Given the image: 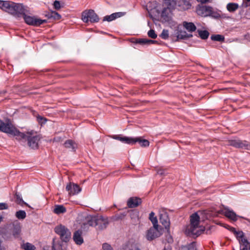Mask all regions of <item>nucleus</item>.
I'll return each mask as SVG.
<instances>
[{
  "label": "nucleus",
  "mask_w": 250,
  "mask_h": 250,
  "mask_svg": "<svg viewBox=\"0 0 250 250\" xmlns=\"http://www.w3.org/2000/svg\"><path fill=\"white\" fill-rule=\"evenodd\" d=\"M163 230V228L160 226H154L151 227L147 230L146 235V239L149 241H151L160 237L162 234Z\"/></svg>",
  "instance_id": "9d476101"
},
{
  "label": "nucleus",
  "mask_w": 250,
  "mask_h": 250,
  "mask_svg": "<svg viewBox=\"0 0 250 250\" xmlns=\"http://www.w3.org/2000/svg\"><path fill=\"white\" fill-rule=\"evenodd\" d=\"M160 37L164 40L167 39L169 37L168 31L167 30L164 29L160 34Z\"/></svg>",
  "instance_id": "c9c22d12"
},
{
  "label": "nucleus",
  "mask_w": 250,
  "mask_h": 250,
  "mask_svg": "<svg viewBox=\"0 0 250 250\" xmlns=\"http://www.w3.org/2000/svg\"><path fill=\"white\" fill-rule=\"evenodd\" d=\"M142 203L141 199L138 197H130L127 201V206L130 208L138 207Z\"/></svg>",
  "instance_id": "f3484780"
},
{
  "label": "nucleus",
  "mask_w": 250,
  "mask_h": 250,
  "mask_svg": "<svg viewBox=\"0 0 250 250\" xmlns=\"http://www.w3.org/2000/svg\"><path fill=\"white\" fill-rule=\"evenodd\" d=\"M219 212L224 215L229 219L234 222L237 220L238 218H244L243 217L237 215L232 210H231L228 208H225L223 209L220 210ZM244 219L247 220L250 223V219L245 218Z\"/></svg>",
  "instance_id": "f8f14e48"
},
{
  "label": "nucleus",
  "mask_w": 250,
  "mask_h": 250,
  "mask_svg": "<svg viewBox=\"0 0 250 250\" xmlns=\"http://www.w3.org/2000/svg\"><path fill=\"white\" fill-rule=\"evenodd\" d=\"M228 145L237 148L250 150V143L246 140L232 139L228 141Z\"/></svg>",
  "instance_id": "9b49d317"
},
{
  "label": "nucleus",
  "mask_w": 250,
  "mask_h": 250,
  "mask_svg": "<svg viewBox=\"0 0 250 250\" xmlns=\"http://www.w3.org/2000/svg\"><path fill=\"white\" fill-rule=\"evenodd\" d=\"M73 239L77 245H81L83 243V239L82 237V231L78 230L74 232Z\"/></svg>",
  "instance_id": "dca6fc26"
},
{
  "label": "nucleus",
  "mask_w": 250,
  "mask_h": 250,
  "mask_svg": "<svg viewBox=\"0 0 250 250\" xmlns=\"http://www.w3.org/2000/svg\"><path fill=\"white\" fill-rule=\"evenodd\" d=\"M46 20H41L40 19H38V26L41 25V24L46 23L47 22Z\"/></svg>",
  "instance_id": "c03bdc74"
},
{
  "label": "nucleus",
  "mask_w": 250,
  "mask_h": 250,
  "mask_svg": "<svg viewBox=\"0 0 250 250\" xmlns=\"http://www.w3.org/2000/svg\"><path fill=\"white\" fill-rule=\"evenodd\" d=\"M110 137L113 139L119 140L123 143L132 145V137L124 136L122 135H113Z\"/></svg>",
  "instance_id": "2eb2a0df"
},
{
  "label": "nucleus",
  "mask_w": 250,
  "mask_h": 250,
  "mask_svg": "<svg viewBox=\"0 0 250 250\" xmlns=\"http://www.w3.org/2000/svg\"><path fill=\"white\" fill-rule=\"evenodd\" d=\"M167 6H171L173 3V0H164Z\"/></svg>",
  "instance_id": "a18cd8bd"
},
{
  "label": "nucleus",
  "mask_w": 250,
  "mask_h": 250,
  "mask_svg": "<svg viewBox=\"0 0 250 250\" xmlns=\"http://www.w3.org/2000/svg\"><path fill=\"white\" fill-rule=\"evenodd\" d=\"M21 231V227L20 223H16L13 224L12 234L15 238H18Z\"/></svg>",
  "instance_id": "4be33fe9"
},
{
  "label": "nucleus",
  "mask_w": 250,
  "mask_h": 250,
  "mask_svg": "<svg viewBox=\"0 0 250 250\" xmlns=\"http://www.w3.org/2000/svg\"><path fill=\"white\" fill-rule=\"evenodd\" d=\"M22 248L24 250H35L36 249L34 245L29 243H26L25 244H24L22 246Z\"/></svg>",
  "instance_id": "f704fd0d"
},
{
  "label": "nucleus",
  "mask_w": 250,
  "mask_h": 250,
  "mask_svg": "<svg viewBox=\"0 0 250 250\" xmlns=\"http://www.w3.org/2000/svg\"><path fill=\"white\" fill-rule=\"evenodd\" d=\"M160 223L165 227L167 233H170V220L167 212H163L160 214Z\"/></svg>",
  "instance_id": "ddd939ff"
},
{
  "label": "nucleus",
  "mask_w": 250,
  "mask_h": 250,
  "mask_svg": "<svg viewBox=\"0 0 250 250\" xmlns=\"http://www.w3.org/2000/svg\"><path fill=\"white\" fill-rule=\"evenodd\" d=\"M0 131L14 136H17L19 139L27 140L29 146L33 149L38 147V142L40 140V138L38 135L32 136L21 132L9 122L5 123L0 119Z\"/></svg>",
  "instance_id": "f03ea898"
},
{
  "label": "nucleus",
  "mask_w": 250,
  "mask_h": 250,
  "mask_svg": "<svg viewBox=\"0 0 250 250\" xmlns=\"http://www.w3.org/2000/svg\"><path fill=\"white\" fill-rule=\"evenodd\" d=\"M51 14V16H52V19L54 20H60L61 18V15L56 11H52Z\"/></svg>",
  "instance_id": "58836bf2"
},
{
  "label": "nucleus",
  "mask_w": 250,
  "mask_h": 250,
  "mask_svg": "<svg viewBox=\"0 0 250 250\" xmlns=\"http://www.w3.org/2000/svg\"><path fill=\"white\" fill-rule=\"evenodd\" d=\"M183 24V26L189 32H193L197 29L195 25L191 22L184 21Z\"/></svg>",
  "instance_id": "5701e85b"
},
{
  "label": "nucleus",
  "mask_w": 250,
  "mask_h": 250,
  "mask_svg": "<svg viewBox=\"0 0 250 250\" xmlns=\"http://www.w3.org/2000/svg\"><path fill=\"white\" fill-rule=\"evenodd\" d=\"M147 42H148V44H152V43H156L157 42V41H154V40H149V39H147Z\"/></svg>",
  "instance_id": "49530a36"
},
{
  "label": "nucleus",
  "mask_w": 250,
  "mask_h": 250,
  "mask_svg": "<svg viewBox=\"0 0 250 250\" xmlns=\"http://www.w3.org/2000/svg\"><path fill=\"white\" fill-rule=\"evenodd\" d=\"M200 219L198 212H195L190 216V225L185 230V233L188 236L195 238L205 230L204 228L199 226Z\"/></svg>",
  "instance_id": "7ed1b4c3"
},
{
  "label": "nucleus",
  "mask_w": 250,
  "mask_h": 250,
  "mask_svg": "<svg viewBox=\"0 0 250 250\" xmlns=\"http://www.w3.org/2000/svg\"><path fill=\"white\" fill-rule=\"evenodd\" d=\"M3 217L1 215H0V223L2 221Z\"/></svg>",
  "instance_id": "6e6d98bb"
},
{
  "label": "nucleus",
  "mask_w": 250,
  "mask_h": 250,
  "mask_svg": "<svg viewBox=\"0 0 250 250\" xmlns=\"http://www.w3.org/2000/svg\"><path fill=\"white\" fill-rule=\"evenodd\" d=\"M203 4L201 3L196 6V13L198 15L203 17H210L215 19L221 18L218 11L214 10L211 6L204 5Z\"/></svg>",
  "instance_id": "20e7f679"
},
{
  "label": "nucleus",
  "mask_w": 250,
  "mask_h": 250,
  "mask_svg": "<svg viewBox=\"0 0 250 250\" xmlns=\"http://www.w3.org/2000/svg\"><path fill=\"white\" fill-rule=\"evenodd\" d=\"M28 14H30L28 7L22 4V8L18 11L16 17L20 18L22 16L26 24L34 26H38V18L35 16H28L27 15Z\"/></svg>",
  "instance_id": "423d86ee"
},
{
  "label": "nucleus",
  "mask_w": 250,
  "mask_h": 250,
  "mask_svg": "<svg viewBox=\"0 0 250 250\" xmlns=\"http://www.w3.org/2000/svg\"><path fill=\"white\" fill-rule=\"evenodd\" d=\"M210 39L212 41H218V42H224L225 41V37L224 36L216 34L211 35Z\"/></svg>",
  "instance_id": "473e14b6"
},
{
  "label": "nucleus",
  "mask_w": 250,
  "mask_h": 250,
  "mask_svg": "<svg viewBox=\"0 0 250 250\" xmlns=\"http://www.w3.org/2000/svg\"><path fill=\"white\" fill-rule=\"evenodd\" d=\"M246 3V6H250V0H243Z\"/></svg>",
  "instance_id": "864d4df0"
},
{
  "label": "nucleus",
  "mask_w": 250,
  "mask_h": 250,
  "mask_svg": "<svg viewBox=\"0 0 250 250\" xmlns=\"http://www.w3.org/2000/svg\"><path fill=\"white\" fill-rule=\"evenodd\" d=\"M37 121L39 122V123H40L42 125L45 124L47 121L46 118H45L43 117L40 116H38L37 117Z\"/></svg>",
  "instance_id": "ea45409f"
},
{
  "label": "nucleus",
  "mask_w": 250,
  "mask_h": 250,
  "mask_svg": "<svg viewBox=\"0 0 250 250\" xmlns=\"http://www.w3.org/2000/svg\"><path fill=\"white\" fill-rule=\"evenodd\" d=\"M198 2H200L202 3H206L207 2H209L210 0H197Z\"/></svg>",
  "instance_id": "de8ad7c7"
},
{
  "label": "nucleus",
  "mask_w": 250,
  "mask_h": 250,
  "mask_svg": "<svg viewBox=\"0 0 250 250\" xmlns=\"http://www.w3.org/2000/svg\"><path fill=\"white\" fill-rule=\"evenodd\" d=\"M177 5L181 10H187L190 8L191 4L188 0H179L178 1Z\"/></svg>",
  "instance_id": "6ab92c4d"
},
{
  "label": "nucleus",
  "mask_w": 250,
  "mask_h": 250,
  "mask_svg": "<svg viewBox=\"0 0 250 250\" xmlns=\"http://www.w3.org/2000/svg\"><path fill=\"white\" fill-rule=\"evenodd\" d=\"M53 211L57 214L65 213L66 211V208L63 205H55Z\"/></svg>",
  "instance_id": "bb28decb"
},
{
  "label": "nucleus",
  "mask_w": 250,
  "mask_h": 250,
  "mask_svg": "<svg viewBox=\"0 0 250 250\" xmlns=\"http://www.w3.org/2000/svg\"><path fill=\"white\" fill-rule=\"evenodd\" d=\"M132 145L138 143L142 147H147L149 145V142L146 139H142L141 137L133 138Z\"/></svg>",
  "instance_id": "412c9836"
},
{
  "label": "nucleus",
  "mask_w": 250,
  "mask_h": 250,
  "mask_svg": "<svg viewBox=\"0 0 250 250\" xmlns=\"http://www.w3.org/2000/svg\"><path fill=\"white\" fill-rule=\"evenodd\" d=\"M8 208V206L6 203H0V210L7 209Z\"/></svg>",
  "instance_id": "37998d69"
},
{
  "label": "nucleus",
  "mask_w": 250,
  "mask_h": 250,
  "mask_svg": "<svg viewBox=\"0 0 250 250\" xmlns=\"http://www.w3.org/2000/svg\"><path fill=\"white\" fill-rule=\"evenodd\" d=\"M52 16L51 11L45 15V16L49 19H52V16Z\"/></svg>",
  "instance_id": "8fccbe9b"
},
{
  "label": "nucleus",
  "mask_w": 250,
  "mask_h": 250,
  "mask_svg": "<svg viewBox=\"0 0 250 250\" xmlns=\"http://www.w3.org/2000/svg\"><path fill=\"white\" fill-rule=\"evenodd\" d=\"M139 211L136 209L132 210L129 212V216L131 220L136 222L139 218Z\"/></svg>",
  "instance_id": "c85d7f7f"
},
{
  "label": "nucleus",
  "mask_w": 250,
  "mask_h": 250,
  "mask_svg": "<svg viewBox=\"0 0 250 250\" xmlns=\"http://www.w3.org/2000/svg\"><path fill=\"white\" fill-rule=\"evenodd\" d=\"M156 11H157L158 14L160 13V11L159 10H157Z\"/></svg>",
  "instance_id": "4d7b16f0"
},
{
  "label": "nucleus",
  "mask_w": 250,
  "mask_h": 250,
  "mask_svg": "<svg viewBox=\"0 0 250 250\" xmlns=\"http://www.w3.org/2000/svg\"><path fill=\"white\" fill-rule=\"evenodd\" d=\"M2 241L0 239V250H5L1 246Z\"/></svg>",
  "instance_id": "5fc2aeb1"
},
{
  "label": "nucleus",
  "mask_w": 250,
  "mask_h": 250,
  "mask_svg": "<svg viewBox=\"0 0 250 250\" xmlns=\"http://www.w3.org/2000/svg\"><path fill=\"white\" fill-rule=\"evenodd\" d=\"M147 35L149 37L153 39H156L157 37V34H156L154 30L153 29H150V30H149L148 32H147Z\"/></svg>",
  "instance_id": "e433bc0d"
},
{
  "label": "nucleus",
  "mask_w": 250,
  "mask_h": 250,
  "mask_svg": "<svg viewBox=\"0 0 250 250\" xmlns=\"http://www.w3.org/2000/svg\"><path fill=\"white\" fill-rule=\"evenodd\" d=\"M186 31L177 30L176 32L175 42H178L180 40H186Z\"/></svg>",
  "instance_id": "b1692460"
},
{
  "label": "nucleus",
  "mask_w": 250,
  "mask_h": 250,
  "mask_svg": "<svg viewBox=\"0 0 250 250\" xmlns=\"http://www.w3.org/2000/svg\"><path fill=\"white\" fill-rule=\"evenodd\" d=\"M157 173L160 175H164L165 174L164 170L163 169H159L158 170Z\"/></svg>",
  "instance_id": "09e8293b"
},
{
  "label": "nucleus",
  "mask_w": 250,
  "mask_h": 250,
  "mask_svg": "<svg viewBox=\"0 0 250 250\" xmlns=\"http://www.w3.org/2000/svg\"><path fill=\"white\" fill-rule=\"evenodd\" d=\"M197 32L198 33L199 36L202 40H206L208 38L209 35V33L207 30H202L198 29L197 30Z\"/></svg>",
  "instance_id": "7c9ffc66"
},
{
  "label": "nucleus",
  "mask_w": 250,
  "mask_h": 250,
  "mask_svg": "<svg viewBox=\"0 0 250 250\" xmlns=\"http://www.w3.org/2000/svg\"><path fill=\"white\" fill-rule=\"evenodd\" d=\"M22 4L21 3H16L10 1L0 0V8L15 17L18 11L22 8Z\"/></svg>",
  "instance_id": "39448f33"
},
{
  "label": "nucleus",
  "mask_w": 250,
  "mask_h": 250,
  "mask_svg": "<svg viewBox=\"0 0 250 250\" xmlns=\"http://www.w3.org/2000/svg\"><path fill=\"white\" fill-rule=\"evenodd\" d=\"M227 228L236 235L239 240L240 250H250V242L244 237V233L242 231H237L234 228L229 226Z\"/></svg>",
  "instance_id": "0eeeda50"
},
{
  "label": "nucleus",
  "mask_w": 250,
  "mask_h": 250,
  "mask_svg": "<svg viewBox=\"0 0 250 250\" xmlns=\"http://www.w3.org/2000/svg\"><path fill=\"white\" fill-rule=\"evenodd\" d=\"M125 13L124 12H116L110 15H107L104 17L103 21H111L118 18L124 16Z\"/></svg>",
  "instance_id": "a211bd4d"
},
{
  "label": "nucleus",
  "mask_w": 250,
  "mask_h": 250,
  "mask_svg": "<svg viewBox=\"0 0 250 250\" xmlns=\"http://www.w3.org/2000/svg\"><path fill=\"white\" fill-rule=\"evenodd\" d=\"M128 250H140V249L136 246H134L132 247L131 249H129Z\"/></svg>",
  "instance_id": "3c124183"
},
{
  "label": "nucleus",
  "mask_w": 250,
  "mask_h": 250,
  "mask_svg": "<svg viewBox=\"0 0 250 250\" xmlns=\"http://www.w3.org/2000/svg\"><path fill=\"white\" fill-rule=\"evenodd\" d=\"M78 219L81 229L86 231L89 227H95L97 230H102L105 229L109 224L108 218L102 215H91L84 213L79 215Z\"/></svg>",
  "instance_id": "f257e3e1"
},
{
  "label": "nucleus",
  "mask_w": 250,
  "mask_h": 250,
  "mask_svg": "<svg viewBox=\"0 0 250 250\" xmlns=\"http://www.w3.org/2000/svg\"><path fill=\"white\" fill-rule=\"evenodd\" d=\"M2 92H0V94Z\"/></svg>",
  "instance_id": "13d9d810"
},
{
  "label": "nucleus",
  "mask_w": 250,
  "mask_h": 250,
  "mask_svg": "<svg viewBox=\"0 0 250 250\" xmlns=\"http://www.w3.org/2000/svg\"><path fill=\"white\" fill-rule=\"evenodd\" d=\"M64 146L66 148L71 149L73 151H75L77 147V145L71 140H66L64 143Z\"/></svg>",
  "instance_id": "a878e982"
},
{
  "label": "nucleus",
  "mask_w": 250,
  "mask_h": 250,
  "mask_svg": "<svg viewBox=\"0 0 250 250\" xmlns=\"http://www.w3.org/2000/svg\"><path fill=\"white\" fill-rule=\"evenodd\" d=\"M147 41V39H137L136 41L135 42L136 43H138V44H140L141 45H145V44L148 45V42Z\"/></svg>",
  "instance_id": "4c0bfd02"
},
{
  "label": "nucleus",
  "mask_w": 250,
  "mask_h": 250,
  "mask_svg": "<svg viewBox=\"0 0 250 250\" xmlns=\"http://www.w3.org/2000/svg\"><path fill=\"white\" fill-rule=\"evenodd\" d=\"M239 8V5L236 3H229L227 5V9L230 12L235 11Z\"/></svg>",
  "instance_id": "c756f323"
},
{
  "label": "nucleus",
  "mask_w": 250,
  "mask_h": 250,
  "mask_svg": "<svg viewBox=\"0 0 250 250\" xmlns=\"http://www.w3.org/2000/svg\"><path fill=\"white\" fill-rule=\"evenodd\" d=\"M66 190L69 195H74L79 193L81 191V188L78 185L69 183L66 187Z\"/></svg>",
  "instance_id": "4468645a"
},
{
  "label": "nucleus",
  "mask_w": 250,
  "mask_h": 250,
  "mask_svg": "<svg viewBox=\"0 0 250 250\" xmlns=\"http://www.w3.org/2000/svg\"><path fill=\"white\" fill-rule=\"evenodd\" d=\"M170 12V9L168 7H166L163 8L161 12V17L166 22H169L171 20Z\"/></svg>",
  "instance_id": "aec40b11"
},
{
  "label": "nucleus",
  "mask_w": 250,
  "mask_h": 250,
  "mask_svg": "<svg viewBox=\"0 0 250 250\" xmlns=\"http://www.w3.org/2000/svg\"><path fill=\"white\" fill-rule=\"evenodd\" d=\"M180 250H197L196 242H192L187 245L181 247Z\"/></svg>",
  "instance_id": "cd10ccee"
},
{
  "label": "nucleus",
  "mask_w": 250,
  "mask_h": 250,
  "mask_svg": "<svg viewBox=\"0 0 250 250\" xmlns=\"http://www.w3.org/2000/svg\"><path fill=\"white\" fill-rule=\"evenodd\" d=\"M155 213L153 212H151L149 213V219L153 224V226H159L158 224V220L156 217L154 216Z\"/></svg>",
  "instance_id": "72a5a7b5"
},
{
  "label": "nucleus",
  "mask_w": 250,
  "mask_h": 250,
  "mask_svg": "<svg viewBox=\"0 0 250 250\" xmlns=\"http://www.w3.org/2000/svg\"><path fill=\"white\" fill-rule=\"evenodd\" d=\"M103 249L104 250H113L111 246L107 243L103 244Z\"/></svg>",
  "instance_id": "79ce46f5"
},
{
  "label": "nucleus",
  "mask_w": 250,
  "mask_h": 250,
  "mask_svg": "<svg viewBox=\"0 0 250 250\" xmlns=\"http://www.w3.org/2000/svg\"><path fill=\"white\" fill-rule=\"evenodd\" d=\"M55 232L60 235V238L64 242H68L71 236V233L68 229L65 226L60 225L56 226L54 229Z\"/></svg>",
  "instance_id": "6e6552de"
},
{
  "label": "nucleus",
  "mask_w": 250,
  "mask_h": 250,
  "mask_svg": "<svg viewBox=\"0 0 250 250\" xmlns=\"http://www.w3.org/2000/svg\"><path fill=\"white\" fill-rule=\"evenodd\" d=\"M15 202L19 205H25L28 207H29V205L25 203L22 199L21 194L20 193L16 192L15 194Z\"/></svg>",
  "instance_id": "393cba45"
},
{
  "label": "nucleus",
  "mask_w": 250,
  "mask_h": 250,
  "mask_svg": "<svg viewBox=\"0 0 250 250\" xmlns=\"http://www.w3.org/2000/svg\"><path fill=\"white\" fill-rule=\"evenodd\" d=\"M53 6L56 10H59L61 8L60 2L58 0H55L54 2Z\"/></svg>",
  "instance_id": "a19ab883"
},
{
  "label": "nucleus",
  "mask_w": 250,
  "mask_h": 250,
  "mask_svg": "<svg viewBox=\"0 0 250 250\" xmlns=\"http://www.w3.org/2000/svg\"><path fill=\"white\" fill-rule=\"evenodd\" d=\"M82 20L84 22L87 23L89 21L91 22H97L100 19L93 10L89 9L83 12Z\"/></svg>",
  "instance_id": "1a4fd4ad"
},
{
  "label": "nucleus",
  "mask_w": 250,
  "mask_h": 250,
  "mask_svg": "<svg viewBox=\"0 0 250 250\" xmlns=\"http://www.w3.org/2000/svg\"><path fill=\"white\" fill-rule=\"evenodd\" d=\"M193 35L191 34H188L186 33V40L192 37Z\"/></svg>",
  "instance_id": "603ef678"
},
{
  "label": "nucleus",
  "mask_w": 250,
  "mask_h": 250,
  "mask_svg": "<svg viewBox=\"0 0 250 250\" xmlns=\"http://www.w3.org/2000/svg\"><path fill=\"white\" fill-rule=\"evenodd\" d=\"M15 216L18 219L23 220L26 217V214L24 210H20L16 212Z\"/></svg>",
  "instance_id": "2f4dec72"
}]
</instances>
